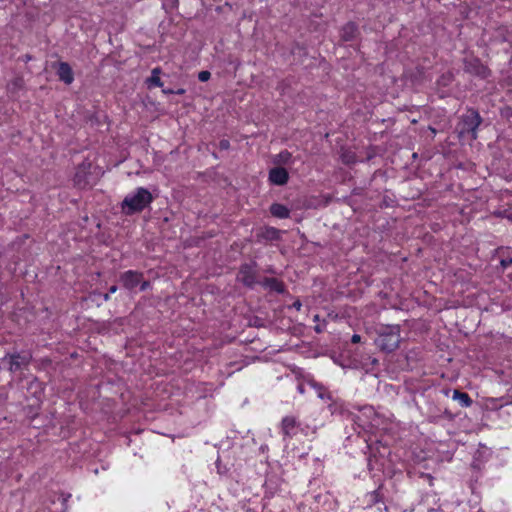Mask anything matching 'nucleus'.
I'll list each match as a JSON object with an SVG mask.
<instances>
[{
  "label": "nucleus",
  "instance_id": "obj_9",
  "mask_svg": "<svg viewBox=\"0 0 512 512\" xmlns=\"http://www.w3.org/2000/svg\"><path fill=\"white\" fill-rule=\"evenodd\" d=\"M239 280L247 287H253L256 283V270L252 264L241 265L238 273Z\"/></svg>",
  "mask_w": 512,
  "mask_h": 512
},
{
  "label": "nucleus",
  "instance_id": "obj_31",
  "mask_svg": "<svg viewBox=\"0 0 512 512\" xmlns=\"http://www.w3.org/2000/svg\"><path fill=\"white\" fill-rule=\"evenodd\" d=\"M109 298H110V293L108 292L107 294L104 295V299L107 301V300H109Z\"/></svg>",
  "mask_w": 512,
  "mask_h": 512
},
{
  "label": "nucleus",
  "instance_id": "obj_4",
  "mask_svg": "<svg viewBox=\"0 0 512 512\" xmlns=\"http://www.w3.org/2000/svg\"><path fill=\"white\" fill-rule=\"evenodd\" d=\"M482 122L483 119L479 112L474 108H468L466 112L460 116L456 125L459 138L476 140L478 138V128Z\"/></svg>",
  "mask_w": 512,
  "mask_h": 512
},
{
  "label": "nucleus",
  "instance_id": "obj_23",
  "mask_svg": "<svg viewBox=\"0 0 512 512\" xmlns=\"http://www.w3.org/2000/svg\"><path fill=\"white\" fill-rule=\"evenodd\" d=\"M370 497H371V501H372L373 503H378V502H380V501H381V495H380V492H379V491H377V490L373 491V492L371 493Z\"/></svg>",
  "mask_w": 512,
  "mask_h": 512
},
{
  "label": "nucleus",
  "instance_id": "obj_21",
  "mask_svg": "<svg viewBox=\"0 0 512 512\" xmlns=\"http://www.w3.org/2000/svg\"><path fill=\"white\" fill-rule=\"evenodd\" d=\"M211 78V73L207 70L198 73V79L201 82H206Z\"/></svg>",
  "mask_w": 512,
  "mask_h": 512
},
{
  "label": "nucleus",
  "instance_id": "obj_18",
  "mask_svg": "<svg viewBox=\"0 0 512 512\" xmlns=\"http://www.w3.org/2000/svg\"><path fill=\"white\" fill-rule=\"evenodd\" d=\"M494 215L501 218H506L510 222H512V205H507L506 207L498 208L494 211Z\"/></svg>",
  "mask_w": 512,
  "mask_h": 512
},
{
  "label": "nucleus",
  "instance_id": "obj_13",
  "mask_svg": "<svg viewBox=\"0 0 512 512\" xmlns=\"http://www.w3.org/2000/svg\"><path fill=\"white\" fill-rule=\"evenodd\" d=\"M264 288L270 291L282 294L285 292V284L282 280L275 277H265L261 282Z\"/></svg>",
  "mask_w": 512,
  "mask_h": 512
},
{
  "label": "nucleus",
  "instance_id": "obj_30",
  "mask_svg": "<svg viewBox=\"0 0 512 512\" xmlns=\"http://www.w3.org/2000/svg\"><path fill=\"white\" fill-rule=\"evenodd\" d=\"M117 286L116 285H112L110 288H109V293L110 294H114L116 291H117Z\"/></svg>",
  "mask_w": 512,
  "mask_h": 512
},
{
  "label": "nucleus",
  "instance_id": "obj_2",
  "mask_svg": "<svg viewBox=\"0 0 512 512\" xmlns=\"http://www.w3.org/2000/svg\"><path fill=\"white\" fill-rule=\"evenodd\" d=\"M279 433L282 435L283 441H290L299 436L308 437L316 434V427L302 422L294 415H286L279 423Z\"/></svg>",
  "mask_w": 512,
  "mask_h": 512
},
{
  "label": "nucleus",
  "instance_id": "obj_10",
  "mask_svg": "<svg viewBox=\"0 0 512 512\" xmlns=\"http://www.w3.org/2000/svg\"><path fill=\"white\" fill-rule=\"evenodd\" d=\"M268 179L273 185L283 186L287 184L289 180V173L283 167H274L270 169Z\"/></svg>",
  "mask_w": 512,
  "mask_h": 512
},
{
  "label": "nucleus",
  "instance_id": "obj_15",
  "mask_svg": "<svg viewBox=\"0 0 512 512\" xmlns=\"http://www.w3.org/2000/svg\"><path fill=\"white\" fill-rule=\"evenodd\" d=\"M270 213L273 217H276L279 219H287L290 217L289 208L281 203H273L270 206Z\"/></svg>",
  "mask_w": 512,
  "mask_h": 512
},
{
  "label": "nucleus",
  "instance_id": "obj_25",
  "mask_svg": "<svg viewBox=\"0 0 512 512\" xmlns=\"http://www.w3.org/2000/svg\"><path fill=\"white\" fill-rule=\"evenodd\" d=\"M351 342L353 344H357L361 342V336L359 334H353L351 337Z\"/></svg>",
  "mask_w": 512,
  "mask_h": 512
},
{
  "label": "nucleus",
  "instance_id": "obj_7",
  "mask_svg": "<svg viewBox=\"0 0 512 512\" xmlns=\"http://www.w3.org/2000/svg\"><path fill=\"white\" fill-rule=\"evenodd\" d=\"M90 169V162H82L80 165H78L73 177V182L76 187L84 189L89 185L88 176L90 174Z\"/></svg>",
  "mask_w": 512,
  "mask_h": 512
},
{
  "label": "nucleus",
  "instance_id": "obj_24",
  "mask_svg": "<svg viewBox=\"0 0 512 512\" xmlns=\"http://www.w3.org/2000/svg\"><path fill=\"white\" fill-rule=\"evenodd\" d=\"M139 285H140L141 291H146L150 287V282L142 279V281Z\"/></svg>",
  "mask_w": 512,
  "mask_h": 512
},
{
  "label": "nucleus",
  "instance_id": "obj_28",
  "mask_svg": "<svg viewBox=\"0 0 512 512\" xmlns=\"http://www.w3.org/2000/svg\"><path fill=\"white\" fill-rule=\"evenodd\" d=\"M354 156H343V162L346 163V164H349V163H353L354 160H353Z\"/></svg>",
  "mask_w": 512,
  "mask_h": 512
},
{
  "label": "nucleus",
  "instance_id": "obj_20",
  "mask_svg": "<svg viewBox=\"0 0 512 512\" xmlns=\"http://www.w3.org/2000/svg\"><path fill=\"white\" fill-rule=\"evenodd\" d=\"M453 79V75L451 73L443 74L438 80L439 84L447 85Z\"/></svg>",
  "mask_w": 512,
  "mask_h": 512
},
{
  "label": "nucleus",
  "instance_id": "obj_14",
  "mask_svg": "<svg viewBox=\"0 0 512 512\" xmlns=\"http://www.w3.org/2000/svg\"><path fill=\"white\" fill-rule=\"evenodd\" d=\"M257 237L258 239H263L266 241H278L280 240L281 235L279 229L267 226L257 234Z\"/></svg>",
  "mask_w": 512,
  "mask_h": 512
},
{
  "label": "nucleus",
  "instance_id": "obj_26",
  "mask_svg": "<svg viewBox=\"0 0 512 512\" xmlns=\"http://www.w3.org/2000/svg\"><path fill=\"white\" fill-rule=\"evenodd\" d=\"M292 307L299 311L302 307V303L299 299L295 300L292 304Z\"/></svg>",
  "mask_w": 512,
  "mask_h": 512
},
{
  "label": "nucleus",
  "instance_id": "obj_12",
  "mask_svg": "<svg viewBox=\"0 0 512 512\" xmlns=\"http://www.w3.org/2000/svg\"><path fill=\"white\" fill-rule=\"evenodd\" d=\"M56 73L59 80L67 85L72 84L74 81V73L71 66L67 62H59Z\"/></svg>",
  "mask_w": 512,
  "mask_h": 512
},
{
  "label": "nucleus",
  "instance_id": "obj_16",
  "mask_svg": "<svg viewBox=\"0 0 512 512\" xmlns=\"http://www.w3.org/2000/svg\"><path fill=\"white\" fill-rule=\"evenodd\" d=\"M452 398H453V400L458 401L461 407L468 408L473 404V400L471 399L469 394L466 392H462L458 389H455L453 391Z\"/></svg>",
  "mask_w": 512,
  "mask_h": 512
},
{
  "label": "nucleus",
  "instance_id": "obj_17",
  "mask_svg": "<svg viewBox=\"0 0 512 512\" xmlns=\"http://www.w3.org/2000/svg\"><path fill=\"white\" fill-rule=\"evenodd\" d=\"M160 74H161V68L160 67H155L154 69H152V72H151V76L147 79V84L149 86H154V87H162L163 86V82L160 78Z\"/></svg>",
  "mask_w": 512,
  "mask_h": 512
},
{
  "label": "nucleus",
  "instance_id": "obj_29",
  "mask_svg": "<svg viewBox=\"0 0 512 512\" xmlns=\"http://www.w3.org/2000/svg\"><path fill=\"white\" fill-rule=\"evenodd\" d=\"M319 396L322 398V399H331V395L329 392H324V393H320Z\"/></svg>",
  "mask_w": 512,
  "mask_h": 512
},
{
  "label": "nucleus",
  "instance_id": "obj_19",
  "mask_svg": "<svg viewBox=\"0 0 512 512\" xmlns=\"http://www.w3.org/2000/svg\"><path fill=\"white\" fill-rule=\"evenodd\" d=\"M291 159L292 154L288 150H283L276 156V162L281 164H289Z\"/></svg>",
  "mask_w": 512,
  "mask_h": 512
},
{
  "label": "nucleus",
  "instance_id": "obj_27",
  "mask_svg": "<svg viewBox=\"0 0 512 512\" xmlns=\"http://www.w3.org/2000/svg\"><path fill=\"white\" fill-rule=\"evenodd\" d=\"M229 147V141L228 140H221L220 141V148L221 149H227Z\"/></svg>",
  "mask_w": 512,
  "mask_h": 512
},
{
  "label": "nucleus",
  "instance_id": "obj_6",
  "mask_svg": "<svg viewBox=\"0 0 512 512\" xmlns=\"http://www.w3.org/2000/svg\"><path fill=\"white\" fill-rule=\"evenodd\" d=\"M5 359H8V370L12 373H15L17 371H20L22 368L27 367L30 364L31 355L13 353L7 354Z\"/></svg>",
  "mask_w": 512,
  "mask_h": 512
},
{
  "label": "nucleus",
  "instance_id": "obj_22",
  "mask_svg": "<svg viewBox=\"0 0 512 512\" xmlns=\"http://www.w3.org/2000/svg\"><path fill=\"white\" fill-rule=\"evenodd\" d=\"M500 265L503 269H506L512 266V256L510 257H502L500 260Z\"/></svg>",
  "mask_w": 512,
  "mask_h": 512
},
{
  "label": "nucleus",
  "instance_id": "obj_1",
  "mask_svg": "<svg viewBox=\"0 0 512 512\" xmlns=\"http://www.w3.org/2000/svg\"><path fill=\"white\" fill-rule=\"evenodd\" d=\"M154 201L152 193L145 187H137L132 193L127 194L120 207L123 214L132 216L141 213Z\"/></svg>",
  "mask_w": 512,
  "mask_h": 512
},
{
  "label": "nucleus",
  "instance_id": "obj_11",
  "mask_svg": "<svg viewBox=\"0 0 512 512\" xmlns=\"http://www.w3.org/2000/svg\"><path fill=\"white\" fill-rule=\"evenodd\" d=\"M359 35V28L358 25L353 22L349 21L340 30V38L342 41L348 42L352 41L357 38Z\"/></svg>",
  "mask_w": 512,
  "mask_h": 512
},
{
  "label": "nucleus",
  "instance_id": "obj_5",
  "mask_svg": "<svg viewBox=\"0 0 512 512\" xmlns=\"http://www.w3.org/2000/svg\"><path fill=\"white\" fill-rule=\"evenodd\" d=\"M463 69L466 73L481 80H486L491 75V70L488 66H486L478 57L473 55L467 56L463 59Z\"/></svg>",
  "mask_w": 512,
  "mask_h": 512
},
{
  "label": "nucleus",
  "instance_id": "obj_3",
  "mask_svg": "<svg viewBox=\"0 0 512 512\" xmlns=\"http://www.w3.org/2000/svg\"><path fill=\"white\" fill-rule=\"evenodd\" d=\"M376 334L375 345L381 351L391 353L399 347L401 341L399 325H379Z\"/></svg>",
  "mask_w": 512,
  "mask_h": 512
},
{
  "label": "nucleus",
  "instance_id": "obj_8",
  "mask_svg": "<svg viewBox=\"0 0 512 512\" xmlns=\"http://www.w3.org/2000/svg\"><path fill=\"white\" fill-rule=\"evenodd\" d=\"M143 279V273L135 270H127L120 275L122 286L131 291L136 288Z\"/></svg>",
  "mask_w": 512,
  "mask_h": 512
}]
</instances>
